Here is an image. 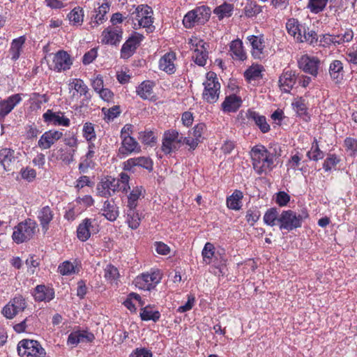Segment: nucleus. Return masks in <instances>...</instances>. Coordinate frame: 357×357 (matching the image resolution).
I'll return each mask as SVG.
<instances>
[{"label":"nucleus","instance_id":"obj_1","mask_svg":"<svg viewBox=\"0 0 357 357\" xmlns=\"http://www.w3.org/2000/svg\"><path fill=\"white\" fill-rule=\"evenodd\" d=\"M253 169L259 174H268L275 167V155L264 146L257 144L250 151Z\"/></svg>","mask_w":357,"mask_h":357},{"label":"nucleus","instance_id":"obj_2","mask_svg":"<svg viewBox=\"0 0 357 357\" xmlns=\"http://www.w3.org/2000/svg\"><path fill=\"white\" fill-rule=\"evenodd\" d=\"M70 104L75 107H82L88 105L91 96L88 86L79 78H73L68 82Z\"/></svg>","mask_w":357,"mask_h":357},{"label":"nucleus","instance_id":"obj_3","mask_svg":"<svg viewBox=\"0 0 357 357\" xmlns=\"http://www.w3.org/2000/svg\"><path fill=\"white\" fill-rule=\"evenodd\" d=\"M38 225L32 219L28 218L20 222L13 229L12 238L17 244L29 241L36 232Z\"/></svg>","mask_w":357,"mask_h":357},{"label":"nucleus","instance_id":"obj_4","mask_svg":"<svg viewBox=\"0 0 357 357\" xmlns=\"http://www.w3.org/2000/svg\"><path fill=\"white\" fill-rule=\"evenodd\" d=\"M211 15V10L206 6H201L188 12L183 20L185 27L190 29L196 25L204 24Z\"/></svg>","mask_w":357,"mask_h":357},{"label":"nucleus","instance_id":"obj_5","mask_svg":"<svg viewBox=\"0 0 357 357\" xmlns=\"http://www.w3.org/2000/svg\"><path fill=\"white\" fill-rule=\"evenodd\" d=\"M203 85L204 86L202 93L204 100L210 104L216 102L220 93V83L216 75L213 73H208Z\"/></svg>","mask_w":357,"mask_h":357},{"label":"nucleus","instance_id":"obj_6","mask_svg":"<svg viewBox=\"0 0 357 357\" xmlns=\"http://www.w3.org/2000/svg\"><path fill=\"white\" fill-rule=\"evenodd\" d=\"M17 352L21 357H45L46 351L36 340H22L17 344Z\"/></svg>","mask_w":357,"mask_h":357},{"label":"nucleus","instance_id":"obj_7","mask_svg":"<svg viewBox=\"0 0 357 357\" xmlns=\"http://www.w3.org/2000/svg\"><path fill=\"white\" fill-rule=\"evenodd\" d=\"M132 15H135V20L138 22L139 27L145 28L148 33H151L155 29L153 23V11L152 8L144 4H141L135 8Z\"/></svg>","mask_w":357,"mask_h":357},{"label":"nucleus","instance_id":"obj_8","mask_svg":"<svg viewBox=\"0 0 357 357\" xmlns=\"http://www.w3.org/2000/svg\"><path fill=\"white\" fill-rule=\"evenodd\" d=\"M162 276V274L159 270H151L137 276L135 280V284L142 290L151 291L160 282Z\"/></svg>","mask_w":357,"mask_h":357},{"label":"nucleus","instance_id":"obj_9","mask_svg":"<svg viewBox=\"0 0 357 357\" xmlns=\"http://www.w3.org/2000/svg\"><path fill=\"white\" fill-rule=\"evenodd\" d=\"M278 225L281 230L292 231L301 227L302 217L292 210L282 211L279 216Z\"/></svg>","mask_w":357,"mask_h":357},{"label":"nucleus","instance_id":"obj_10","mask_svg":"<svg viewBox=\"0 0 357 357\" xmlns=\"http://www.w3.org/2000/svg\"><path fill=\"white\" fill-rule=\"evenodd\" d=\"M183 144V136L176 130H170L164 133L161 149L165 154L176 152Z\"/></svg>","mask_w":357,"mask_h":357},{"label":"nucleus","instance_id":"obj_11","mask_svg":"<svg viewBox=\"0 0 357 357\" xmlns=\"http://www.w3.org/2000/svg\"><path fill=\"white\" fill-rule=\"evenodd\" d=\"M190 44H191V48L193 50L192 56L193 61L198 66H204L208 57L207 50L208 44L197 38L190 39Z\"/></svg>","mask_w":357,"mask_h":357},{"label":"nucleus","instance_id":"obj_12","mask_svg":"<svg viewBox=\"0 0 357 357\" xmlns=\"http://www.w3.org/2000/svg\"><path fill=\"white\" fill-rule=\"evenodd\" d=\"M52 56V62L49 63L51 70L60 73L69 70L73 64L70 56L64 50H59Z\"/></svg>","mask_w":357,"mask_h":357},{"label":"nucleus","instance_id":"obj_13","mask_svg":"<svg viewBox=\"0 0 357 357\" xmlns=\"http://www.w3.org/2000/svg\"><path fill=\"white\" fill-rule=\"evenodd\" d=\"M298 67L304 73L316 77L321 65L320 59L314 56L304 54L298 61Z\"/></svg>","mask_w":357,"mask_h":357},{"label":"nucleus","instance_id":"obj_14","mask_svg":"<svg viewBox=\"0 0 357 357\" xmlns=\"http://www.w3.org/2000/svg\"><path fill=\"white\" fill-rule=\"evenodd\" d=\"M137 167L145 169L151 172L153 169V162L149 157L139 156L129 158L123 163V169L125 171L134 173Z\"/></svg>","mask_w":357,"mask_h":357},{"label":"nucleus","instance_id":"obj_15","mask_svg":"<svg viewBox=\"0 0 357 357\" xmlns=\"http://www.w3.org/2000/svg\"><path fill=\"white\" fill-rule=\"evenodd\" d=\"M144 38L142 34L134 32L123 44L121 49V58L127 59L131 57Z\"/></svg>","mask_w":357,"mask_h":357},{"label":"nucleus","instance_id":"obj_16","mask_svg":"<svg viewBox=\"0 0 357 357\" xmlns=\"http://www.w3.org/2000/svg\"><path fill=\"white\" fill-rule=\"evenodd\" d=\"M110 3L108 0H99L94 5L91 26L97 27L107 20V14L109 11Z\"/></svg>","mask_w":357,"mask_h":357},{"label":"nucleus","instance_id":"obj_17","mask_svg":"<svg viewBox=\"0 0 357 357\" xmlns=\"http://www.w3.org/2000/svg\"><path fill=\"white\" fill-rule=\"evenodd\" d=\"M123 29L120 26H108L101 34V43L105 45L117 46L123 38Z\"/></svg>","mask_w":357,"mask_h":357},{"label":"nucleus","instance_id":"obj_18","mask_svg":"<svg viewBox=\"0 0 357 357\" xmlns=\"http://www.w3.org/2000/svg\"><path fill=\"white\" fill-rule=\"evenodd\" d=\"M119 187V181H116V178L112 177L105 178L98 183L97 195L102 197L109 198L118 191Z\"/></svg>","mask_w":357,"mask_h":357},{"label":"nucleus","instance_id":"obj_19","mask_svg":"<svg viewBox=\"0 0 357 357\" xmlns=\"http://www.w3.org/2000/svg\"><path fill=\"white\" fill-rule=\"evenodd\" d=\"M98 231V229L95 220L85 218L77 227V236L79 240L84 242L90 238L91 234H96Z\"/></svg>","mask_w":357,"mask_h":357},{"label":"nucleus","instance_id":"obj_20","mask_svg":"<svg viewBox=\"0 0 357 357\" xmlns=\"http://www.w3.org/2000/svg\"><path fill=\"white\" fill-rule=\"evenodd\" d=\"M36 214L42 231L43 234H46L55 215L54 208L49 206H44L38 208Z\"/></svg>","mask_w":357,"mask_h":357},{"label":"nucleus","instance_id":"obj_21","mask_svg":"<svg viewBox=\"0 0 357 357\" xmlns=\"http://www.w3.org/2000/svg\"><path fill=\"white\" fill-rule=\"evenodd\" d=\"M43 119L45 123L53 126L68 127L70 124V119L63 112H54L52 109H47L43 114Z\"/></svg>","mask_w":357,"mask_h":357},{"label":"nucleus","instance_id":"obj_22","mask_svg":"<svg viewBox=\"0 0 357 357\" xmlns=\"http://www.w3.org/2000/svg\"><path fill=\"white\" fill-rule=\"evenodd\" d=\"M18 153L13 149L4 148L0 150V165L6 172L13 170L18 158Z\"/></svg>","mask_w":357,"mask_h":357},{"label":"nucleus","instance_id":"obj_23","mask_svg":"<svg viewBox=\"0 0 357 357\" xmlns=\"http://www.w3.org/2000/svg\"><path fill=\"white\" fill-rule=\"evenodd\" d=\"M22 94H13L0 100V120L4 119L22 101Z\"/></svg>","mask_w":357,"mask_h":357},{"label":"nucleus","instance_id":"obj_24","mask_svg":"<svg viewBox=\"0 0 357 357\" xmlns=\"http://www.w3.org/2000/svg\"><path fill=\"white\" fill-rule=\"evenodd\" d=\"M121 139V145L119 149V154L127 156L132 153H138L141 151L140 145L132 137H123V138Z\"/></svg>","mask_w":357,"mask_h":357},{"label":"nucleus","instance_id":"obj_25","mask_svg":"<svg viewBox=\"0 0 357 357\" xmlns=\"http://www.w3.org/2000/svg\"><path fill=\"white\" fill-rule=\"evenodd\" d=\"M63 137V133L58 130H50L44 132L38 142V146L42 149H50Z\"/></svg>","mask_w":357,"mask_h":357},{"label":"nucleus","instance_id":"obj_26","mask_svg":"<svg viewBox=\"0 0 357 357\" xmlns=\"http://www.w3.org/2000/svg\"><path fill=\"white\" fill-rule=\"evenodd\" d=\"M252 47L251 54L255 59H261L264 54L265 41L264 36H249L247 38Z\"/></svg>","mask_w":357,"mask_h":357},{"label":"nucleus","instance_id":"obj_27","mask_svg":"<svg viewBox=\"0 0 357 357\" xmlns=\"http://www.w3.org/2000/svg\"><path fill=\"white\" fill-rule=\"evenodd\" d=\"M176 55L174 52H169L165 54L159 60L160 70L169 75L174 74L176 72Z\"/></svg>","mask_w":357,"mask_h":357},{"label":"nucleus","instance_id":"obj_28","mask_svg":"<svg viewBox=\"0 0 357 357\" xmlns=\"http://www.w3.org/2000/svg\"><path fill=\"white\" fill-rule=\"evenodd\" d=\"M328 73L334 83L340 84L344 76L343 63L340 60H333L329 65Z\"/></svg>","mask_w":357,"mask_h":357},{"label":"nucleus","instance_id":"obj_29","mask_svg":"<svg viewBox=\"0 0 357 357\" xmlns=\"http://www.w3.org/2000/svg\"><path fill=\"white\" fill-rule=\"evenodd\" d=\"M296 77L295 73L292 70H284L279 78V86L284 93H289L296 83Z\"/></svg>","mask_w":357,"mask_h":357},{"label":"nucleus","instance_id":"obj_30","mask_svg":"<svg viewBox=\"0 0 357 357\" xmlns=\"http://www.w3.org/2000/svg\"><path fill=\"white\" fill-rule=\"evenodd\" d=\"M93 333L86 331H77L72 332L68 337V345L75 346L79 342H91L94 340Z\"/></svg>","mask_w":357,"mask_h":357},{"label":"nucleus","instance_id":"obj_31","mask_svg":"<svg viewBox=\"0 0 357 357\" xmlns=\"http://www.w3.org/2000/svg\"><path fill=\"white\" fill-rule=\"evenodd\" d=\"M305 24H301L298 20L290 18L286 23V28L289 35L298 42L301 40L302 33L305 31Z\"/></svg>","mask_w":357,"mask_h":357},{"label":"nucleus","instance_id":"obj_32","mask_svg":"<svg viewBox=\"0 0 357 357\" xmlns=\"http://www.w3.org/2000/svg\"><path fill=\"white\" fill-rule=\"evenodd\" d=\"M33 296L37 301L50 302L54 298V291L45 285H38L34 289Z\"/></svg>","mask_w":357,"mask_h":357},{"label":"nucleus","instance_id":"obj_33","mask_svg":"<svg viewBox=\"0 0 357 357\" xmlns=\"http://www.w3.org/2000/svg\"><path fill=\"white\" fill-rule=\"evenodd\" d=\"M102 215L109 221H115L119 215V207L113 200H106L101 208Z\"/></svg>","mask_w":357,"mask_h":357},{"label":"nucleus","instance_id":"obj_34","mask_svg":"<svg viewBox=\"0 0 357 357\" xmlns=\"http://www.w3.org/2000/svg\"><path fill=\"white\" fill-rule=\"evenodd\" d=\"M242 104V100L236 95L227 96L222 103V109L224 112L230 113L236 112Z\"/></svg>","mask_w":357,"mask_h":357},{"label":"nucleus","instance_id":"obj_35","mask_svg":"<svg viewBox=\"0 0 357 357\" xmlns=\"http://www.w3.org/2000/svg\"><path fill=\"white\" fill-rule=\"evenodd\" d=\"M229 51L231 57L235 60L243 61L247 59V54L243 49V42L239 39L231 42Z\"/></svg>","mask_w":357,"mask_h":357},{"label":"nucleus","instance_id":"obj_36","mask_svg":"<svg viewBox=\"0 0 357 357\" xmlns=\"http://www.w3.org/2000/svg\"><path fill=\"white\" fill-rule=\"evenodd\" d=\"M155 84L150 80H145L136 88V93L143 100H148L153 96Z\"/></svg>","mask_w":357,"mask_h":357},{"label":"nucleus","instance_id":"obj_37","mask_svg":"<svg viewBox=\"0 0 357 357\" xmlns=\"http://www.w3.org/2000/svg\"><path fill=\"white\" fill-rule=\"evenodd\" d=\"M247 115L248 119L254 121L261 132L266 133L270 130V126L267 123L266 119L264 116L260 115L259 113L250 110L248 112Z\"/></svg>","mask_w":357,"mask_h":357},{"label":"nucleus","instance_id":"obj_38","mask_svg":"<svg viewBox=\"0 0 357 357\" xmlns=\"http://www.w3.org/2000/svg\"><path fill=\"white\" fill-rule=\"evenodd\" d=\"M25 41L26 37L24 36H20L12 40L9 49V53L13 61H17L20 58Z\"/></svg>","mask_w":357,"mask_h":357},{"label":"nucleus","instance_id":"obj_39","mask_svg":"<svg viewBox=\"0 0 357 357\" xmlns=\"http://www.w3.org/2000/svg\"><path fill=\"white\" fill-rule=\"evenodd\" d=\"M243 197V192L241 190H235L234 192L227 198V206L231 210H240L242 207Z\"/></svg>","mask_w":357,"mask_h":357},{"label":"nucleus","instance_id":"obj_40","mask_svg":"<svg viewBox=\"0 0 357 357\" xmlns=\"http://www.w3.org/2000/svg\"><path fill=\"white\" fill-rule=\"evenodd\" d=\"M126 222L132 229L139 227L142 216L136 208H128L126 212Z\"/></svg>","mask_w":357,"mask_h":357},{"label":"nucleus","instance_id":"obj_41","mask_svg":"<svg viewBox=\"0 0 357 357\" xmlns=\"http://www.w3.org/2000/svg\"><path fill=\"white\" fill-rule=\"evenodd\" d=\"M144 189L142 186H136L132 188L128 195V208H136L138 204V200L142 195Z\"/></svg>","mask_w":357,"mask_h":357},{"label":"nucleus","instance_id":"obj_42","mask_svg":"<svg viewBox=\"0 0 357 357\" xmlns=\"http://www.w3.org/2000/svg\"><path fill=\"white\" fill-rule=\"evenodd\" d=\"M84 10L82 8L77 6L68 15L70 24L73 26H81L84 22Z\"/></svg>","mask_w":357,"mask_h":357},{"label":"nucleus","instance_id":"obj_43","mask_svg":"<svg viewBox=\"0 0 357 357\" xmlns=\"http://www.w3.org/2000/svg\"><path fill=\"white\" fill-rule=\"evenodd\" d=\"M353 38L354 32L351 29H342L338 34H334L335 46L349 43L352 40Z\"/></svg>","mask_w":357,"mask_h":357},{"label":"nucleus","instance_id":"obj_44","mask_svg":"<svg viewBox=\"0 0 357 357\" xmlns=\"http://www.w3.org/2000/svg\"><path fill=\"white\" fill-rule=\"evenodd\" d=\"M140 317L143 321H157L160 317V313L158 310H153L150 306H146L141 309Z\"/></svg>","mask_w":357,"mask_h":357},{"label":"nucleus","instance_id":"obj_45","mask_svg":"<svg viewBox=\"0 0 357 357\" xmlns=\"http://www.w3.org/2000/svg\"><path fill=\"white\" fill-rule=\"evenodd\" d=\"M263 7L256 1H248L244 7V14L248 17H253L262 12Z\"/></svg>","mask_w":357,"mask_h":357},{"label":"nucleus","instance_id":"obj_46","mask_svg":"<svg viewBox=\"0 0 357 357\" xmlns=\"http://www.w3.org/2000/svg\"><path fill=\"white\" fill-rule=\"evenodd\" d=\"M262 66L259 65H252L244 73V77L249 81H255L259 79L262 75Z\"/></svg>","mask_w":357,"mask_h":357},{"label":"nucleus","instance_id":"obj_47","mask_svg":"<svg viewBox=\"0 0 357 357\" xmlns=\"http://www.w3.org/2000/svg\"><path fill=\"white\" fill-rule=\"evenodd\" d=\"M279 213L276 208L268 209L263 218L264 222L268 226L273 227L278 224Z\"/></svg>","mask_w":357,"mask_h":357},{"label":"nucleus","instance_id":"obj_48","mask_svg":"<svg viewBox=\"0 0 357 357\" xmlns=\"http://www.w3.org/2000/svg\"><path fill=\"white\" fill-rule=\"evenodd\" d=\"M307 158L314 161H318L324 158V153L320 150L318 142L316 138L314 139L310 151L307 153Z\"/></svg>","mask_w":357,"mask_h":357},{"label":"nucleus","instance_id":"obj_49","mask_svg":"<svg viewBox=\"0 0 357 357\" xmlns=\"http://www.w3.org/2000/svg\"><path fill=\"white\" fill-rule=\"evenodd\" d=\"M234 6L231 3H224L214 9V13L219 19L230 17L233 13Z\"/></svg>","mask_w":357,"mask_h":357},{"label":"nucleus","instance_id":"obj_50","mask_svg":"<svg viewBox=\"0 0 357 357\" xmlns=\"http://www.w3.org/2000/svg\"><path fill=\"white\" fill-rule=\"evenodd\" d=\"M48 101V98L45 94H39L38 93H33L31 95L29 102L31 107L33 109H39L43 103Z\"/></svg>","mask_w":357,"mask_h":357},{"label":"nucleus","instance_id":"obj_51","mask_svg":"<svg viewBox=\"0 0 357 357\" xmlns=\"http://www.w3.org/2000/svg\"><path fill=\"white\" fill-rule=\"evenodd\" d=\"M95 157V151H88L86 155L81 158L79 165V170L80 172H86L89 167L93 164V159Z\"/></svg>","mask_w":357,"mask_h":357},{"label":"nucleus","instance_id":"obj_52","mask_svg":"<svg viewBox=\"0 0 357 357\" xmlns=\"http://www.w3.org/2000/svg\"><path fill=\"white\" fill-rule=\"evenodd\" d=\"M203 261L206 264L212 263L213 258L215 257V247L211 243L207 242L202 252Z\"/></svg>","mask_w":357,"mask_h":357},{"label":"nucleus","instance_id":"obj_53","mask_svg":"<svg viewBox=\"0 0 357 357\" xmlns=\"http://www.w3.org/2000/svg\"><path fill=\"white\" fill-rule=\"evenodd\" d=\"M328 0H309L307 8L312 13L317 14L324 10Z\"/></svg>","mask_w":357,"mask_h":357},{"label":"nucleus","instance_id":"obj_54","mask_svg":"<svg viewBox=\"0 0 357 357\" xmlns=\"http://www.w3.org/2000/svg\"><path fill=\"white\" fill-rule=\"evenodd\" d=\"M59 273L63 275H70L78 271V268L73 263L66 261L59 266Z\"/></svg>","mask_w":357,"mask_h":357},{"label":"nucleus","instance_id":"obj_55","mask_svg":"<svg viewBox=\"0 0 357 357\" xmlns=\"http://www.w3.org/2000/svg\"><path fill=\"white\" fill-rule=\"evenodd\" d=\"M318 41L317 34L314 31H309L306 26H305V31L302 33L301 40H298L299 43L306 42L310 45H314Z\"/></svg>","mask_w":357,"mask_h":357},{"label":"nucleus","instance_id":"obj_56","mask_svg":"<svg viewBox=\"0 0 357 357\" xmlns=\"http://www.w3.org/2000/svg\"><path fill=\"white\" fill-rule=\"evenodd\" d=\"M83 137L87 142H91L96 139L94 126L93 123L86 122L83 126Z\"/></svg>","mask_w":357,"mask_h":357},{"label":"nucleus","instance_id":"obj_57","mask_svg":"<svg viewBox=\"0 0 357 357\" xmlns=\"http://www.w3.org/2000/svg\"><path fill=\"white\" fill-rule=\"evenodd\" d=\"M119 276L117 268L112 264H108L105 268V278L110 282H114Z\"/></svg>","mask_w":357,"mask_h":357},{"label":"nucleus","instance_id":"obj_58","mask_svg":"<svg viewBox=\"0 0 357 357\" xmlns=\"http://www.w3.org/2000/svg\"><path fill=\"white\" fill-rule=\"evenodd\" d=\"M102 113L104 115V119L107 121H112L116 118L120 114L119 106H113L111 108L102 107Z\"/></svg>","mask_w":357,"mask_h":357},{"label":"nucleus","instance_id":"obj_59","mask_svg":"<svg viewBox=\"0 0 357 357\" xmlns=\"http://www.w3.org/2000/svg\"><path fill=\"white\" fill-rule=\"evenodd\" d=\"M291 105L294 109L298 115L302 116L307 113V107L305 100L303 98L295 99Z\"/></svg>","mask_w":357,"mask_h":357},{"label":"nucleus","instance_id":"obj_60","mask_svg":"<svg viewBox=\"0 0 357 357\" xmlns=\"http://www.w3.org/2000/svg\"><path fill=\"white\" fill-rule=\"evenodd\" d=\"M9 303L12 305V307L17 314L22 312L26 307L25 300L22 296L15 297L9 302Z\"/></svg>","mask_w":357,"mask_h":357},{"label":"nucleus","instance_id":"obj_61","mask_svg":"<svg viewBox=\"0 0 357 357\" xmlns=\"http://www.w3.org/2000/svg\"><path fill=\"white\" fill-rule=\"evenodd\" d=\"M344 146L351 155H357V139L347 137L344 139Z\"/></svg>","mask_w":357,"mask_h":357},{"label":"nucleus","instance_id":"obj_62","mask_svg":"<svg viewBox=\"0 0 357 357\" xmlns=\"http://www.w3.org/2000/svg\"><path fill=\"white\" fill-rule=\"evenodd\" d=\"M340 162V159L335 154L328 155L323 164V168L325 171L328 172L335 167Z\"/></svg>","mask_w":357,"mask_h":357},{"label":"nucleus","instance_id":"obj_63","mask_svg":"<svg viewBox=\"0 0 357 357\" xmlns=\"http://www.w3.org/2000/svg\"><path fill=\"white\" fill-rule=\"evenodd\" d=\"M61 153L59 155V159L63 161L65 164L69 165L74 160V154L75 149L67 150L61 149Z\"/></svg>","mask_w":357,"mask_h":357},{"label":"nucleus","instance_id":"obj_64","mask_svg":"<svg viewBox=\"0 0 357 357\" xmlns=\"http://www.w3.org/2000/svg\"><path fill=\"white\" fill-rule=\"evenodd\" d=\"M290 196L284 191H280L275 194V202L281 207L285 206L290 202Z\"/></svg>","mask_w":357,"mask_h":357}]
</instances>
